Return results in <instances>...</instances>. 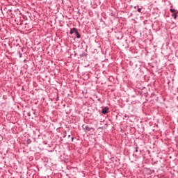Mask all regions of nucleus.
I'll use <instances>...</instances> for the list:
<instances>
[{
  "instance_id": "obj_1",
  "label": "nucleus",
  "mask_w": 178,
  "mask_h": 178,
  "mask_svg": "<svg viewBox=\"0 0 178 178\" xmlns=\"http://www.w3.org/2000/svg\"><path fill=\"white\" fill-rule=\"evenodd\" d=\"M83 130L87 133L88 131H91V130H94L92 128L88 127V126H85L83 125Z\"/></svg>"
},
{
  "instance_id": "obj_2",
  "label": "nucleus",
  "mask_w": 178,
  "mask_h": 178,
  "mask_svg": "<svg viewBox=\"0 0 178 178\" xmlns=\"http://www.w3.org/2000/svg\"><path fill=\"white\" fill-rule=\"evenodd\" d=\"M109 111V108L108 107H104L103 109H102V113H104V115H106V113H108Z\"/></svg>"
},
{
  "instance_id": "obj_3",
  "label": "nucleus",
  "mask_w": 178,
  "mask_h": 178,
  "mask_svg": "<svg viewBox=\"0 0 178 178\" xmlns=\"http://www.w3.org/2000/svg\"><path fill=\"white\" fill-rule=\"evenodd\" d=\"M76 32H77V29L76 28H74V29H71L70 34H76Z\"/></svg>"
},
{
  "instance_id": "obj_4",
  "label": "nucleus",
  "mask_w": 178,
  "mask_h": 178,
  "mask_svg": "<svg viewBox=\"0 0 178 178\" xmlns=\"http://www.w3.org/2000/svg\"><path fill=\"white\" fill-rule=\"evenodd\" d=\"M75 35H76V38H80V37H81L80 33H79V31H77V32L75 33Z\"/></svg>"
},
{
  "instance_id": "obj_5",
  "label": "nucleus",
  "mask_w": 178,
  "mask_h": 178,
  "mask_svg": "<svg viewBox=\"0 0 178 178\" xmlns=\"http://www.w3.org/2000/svg\"><path fill=\"white\" fill-rule=\"evenodd\" d=\"M172 16L174 17V19L177 18V14H176V13L172 14Z\"/></svg>"
},
{
  "instance_id": "obj_6",
  "label": "nucleus",
  "mask_w": 178,
  "mask_h": 178,
  "mask_svg": "<svg viewBox=\"0 0 178 178\" xmlns=\"http://www.w3.org/2000/svg\"><path fill=\"white\" fill-rule=\"evenodd\" d=\"M170 10L172 13H175V12H176V10L175 9H170Z\"/></svg>"
},
{
  "instance_id": "obj_7",
  "label": "nucleus",
  "mask_w": 178,
  "mask_h": 178,
  "mask_svg": "<svg viewBox=\"0 0 178 178\" xmlns=\"http://www.w3.org/2000/svg\"><path fill=\"white\" fill-rule=\"evenodd\" d=\"M136 152H138V147L136 148Z\"/></svg>"
},
{
  "instance_id": "obj_8",
  "label": "nucleus",
  "mask_w": 178,
  "mask_h": 178,
  "mask_svg": "<svg viewBox=\"0 0 178 178\" xmlns=\"http://www.w3.org/2000/svg\"><path fill=\"white\" fill-rule=\"evenodd\" d=\"M138 12H141V8H138Z\"/></svg>"
}]
</instances>
